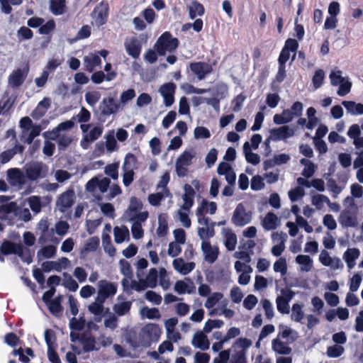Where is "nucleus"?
Segmentation results:
<instances>
[{
  "label": "nucleus",
  "instance_id": "f257e3e1",
  "mask_svg": "<svg viewBox=\"0 0 363 363\" xmlns=\"http://www.w3.org/2000/svg\"><path fill=\"white\" fill-rule=\"evenodd\" d=\"M179 45V40L177 38H173L169 32L166 31L159 37L154 48L160 56H164L166 52H172L175 51Z\"/></svg>",
  "mask_w": 363,
  "mask_h": 363
},
{
  "label": "nucleus",
  "instance_id": "f03ea898",
  "mask_svg": "<svg viewBox=\"0 0 363 363\" xmlns=\"http://www.w3.org/2000/svg\"><path fill=\"white\" fill-rule=\"evenodd\" d=\"M23 169L26 178L32 182L43 179L48 174V165L38 161L26 164Z\"/></svg>",
  "mask_w": 363,
  "mask_h": 363
},
{
  "label": "nucleus",
  "instance_id": "7ed1b4c3",
  "mask_svg": "<svg viewBox=\"0 0 363 363\" xmlns=\"http://www.w3.org/2000/svg\"><path fill=\"white\" fill-rule=\"evenodd\" d=\"M108 14V3L106 1H101L94 8L91 17L94 20L95 25L99 28L107 23Z\"/></svg>",
  "mask_w": 363,
  "mask_h": 363
},
{
  "label": "nucleus",
  "instance_id": "20e7f679",
  "mask_svg": "<svg viewBox=\"0 0 363 363\" xmlns=\"http://www.w3.org/2000/svg\"><path fill=\"white\" fill-rule=\"evenodd\" d=\"M232 223L238 227L244 226L252 220V213L250 211H246L245 208L242 203H239L233 214Z\"/></svg>",
  "mask_w": 363,
  "mask_h": 363
},
{
  "label": "nucleus",
  "instance_id": "39448f33",
  "mask_svg": "<svg viewBox=\"0 0 363 363\" xmlns=\"http://www.w3.org/2000/svg\"><path fill=\"white\" fill-rule=\"evenodd\" d=\"M98 299L105 301L108 298L113 296L118 289L116 283L110 282L106 280H101L99 282Z\"/></svg>",
  "mask_w": 363,
  "mask_h": 363
},
{
  "label": "nucleus",
  "instance_id": "423d86ee",
  "mask_svg": "<svg viewBox=\"0 0 363 363\" xmlns=\"http://www.w3.org/2000/svg\"><path fill=\"white\" fill-rule=\"evenodd\" d=\"M75 194L73 189H68L61 194L57 200V206L61 212H65L74 203Z\"/></svg>",
  "mask_w": 363,
  "mask_h": 363
},
{
  "label": "nucleus",
  "instance_id": "0eeeda50",
  "mask_svg": "<svg viewBox=\"0 0 363 363\" xmlns=\"http://www.w3.org/2000/svg\"><path fill=\"white\" fill-rule=\"evenodd\" d=\"M176 85L172 82H167L162 84L159 89L160 94L164 99V104L166 106H171L174 102V93Z\"/></svg>",
  "mask_w": 363,
  "mask_h": 363
},
{
  "label": "nucleus",
  "instance_id": "6e6552de",
  "mask_svg": "<svg viewBox=\"0 0 363 363\" xmlns=\"http://www.w3.org/2000/svg\"><path fill=\"white\" fill-rule=\"evenodd\" d=\"M189 67L199 80L203 79L206 75L211 73L213 71L212 66L205 62H191L189 65Z\"/></svg>",
  "mask_w": 363,
  "mask_h": 363
},
{
  "label": "nucleus",
  "instance_id": "1a4fd4ad",
  "mask_svg": "<svg viewBox=\"0 0 363 363\" xmlns=\"http://www.w3.org/2000/svg\"><path fill=\"white\" fill-rule=\"evenodd\" d=\"M28 73V67L24 69L18 68L12 72V73L9 76L8 82L9 85L12 88H18L21 86Z\"/></svg>",
  "mask_w": 363,
  "mask_h": 363
},
{
  "label": "nucleus",
  "instance_id": "9d476101",
  "mask_svg": "<svg viewBox=\"0 0 363 363\" xmlns=\"http://www.w3.org/2000/svg\"><path fill=\"white\" fill-rule=\"evenodd\" d=\"M270 139L273 141L286 140L294 135V131L287 125L274 128L269 130Z\"/></svg>",
  "mask_w": 363,
  "mask_h": 363
},
{
  "label": "nucleus",
  "instance_id": "9b49d317",
  "mask_svg": "<svg viewBox=\"0 0 363 363\" xmlns=\"http://www.w3.org/2000/svg\"><path fill=\"white\" fill-rule=\"evenodd\" d=\"M20 243L4 240L0 245V262H5V256L16 255Z\"/></svg>",
  "mask_w": 363,
  "mask_h": 363
},
{
  "label": "nucleus",
  "instance_id": "f8f14e48",
  "mask_svg": "<svg viewBox=\"0 0 363 363\" xmlns=\"http://www.w3.org/2000/svg\"><path fill=\"white\" fill-rule=\"evenodd\" d=\"M99 109L101 111V116H109L118 111V105L112 97L104 98L100 104Z\"/></svg>",
  "mask_w": 363,
  "mask_h": 363
},
{
  "label": "nucleus",
  "instance_id": "ddd939ff",
  "mask_svg": "<svg viewBox=\"0 0 363 363\" xmlns=\"http://www.w3.org/2000/svg\"><path fill=\"white\" fill-rule=\"evenodd\" d=\"M201 250L204 254V259L207 262L213 264L218 259L219 254L218 248L217 247H213L210 242L203 241Z\"/></svg>",
  "mask_w": 363,
  "mask_h": 363
},
{
  "label": "nucleus",
  "instance_id": "4468645a",
  "mask_svg": "<svg viewBox=\"0 0 363 363\" xmlns=\"http://www.w3.org/2000/svg\"><path fill=\"white\" fill-rule=\"evenodd\" d=\"M184 194L182 196L184 203L182 206V208L189 211L194 206L196 192L193 187L189 184H184Z\"/></svg>",
  "mask_w": 363,
  "mask_h": 363
},
{
  "label": "nucleus",
  "instance_id": "2eb2a0df",
  "mask_svg": "<svg viewBox=\"0 0 363 363\" xmlns=\"http://www.w3.org/2000/svg\"><path fill=\"white\" fill-rule=\"evenodd\" d=\"M8 177L12 185L23 186L26 183V176L20 169L12 168L7 171Z\"/></svg>",
  "mask_w": 363,
  "mask_h": 363
},
{
  "label": "nucleus",
  "instance_id": "dca6fc26",
  "mask_svg": "<svg viewBox=\"0 0 363 363\" xmlns=\"http://www.w3.org/2000/svg\"><path fill=\"white\" fill-rule=\"evenodd\" d=\"M125 48L128 55L138 59L141 53L142 45L136 38H132L129 42L125 43Z\"/></svg>",
  "mask_w": 363,
  "mask_h": 363
},
{
  "label": "nucleus",
  "instance_id": "f3484780",
  "mask_svg": "<svg viewBox=\"0 0 363 363\" xmlns=\"http://www.w3.org/2000/svg\"><path fill=\"white\" fill-rule=\"evenodd\" d=\"M338 220L345 228L357 225V218L349 209H345L340 213Z\"/></svg>",
  "mask_w": 363,
  "mask_h": 363
},
{
  "label": "nucleus",
  "instance_id": "a211bd4d",
  "mask_svg": "<svg viewBox=\"0 0 363 363\" xmlns=\"http://www.w3.org/2000/svg\"><path fill=\"white\" fill-rule=\"evenodd\" d=\"M286 235L281 233H274L272 234V239L274 240H280V242L277 245H275L272 248V254L274 256L279 257L280 256L285 249V241H286Z\"/></svg>",
  "mask_w": 363,
  "mask_h": 363
},
{
  "label": "nucleus",
  "instance_id": "6ab92c4d",
  "mask_svg": "<svg viewBox=\"0 0 363 363\" xmlns=\"http://www.w3.org/2000/svg\"><path fill=\"white\" fill-rule=\"evenodd\" d=\"M191 343L194 347L201 350H206L210 346L209 340L205 333L200 330L194 334Z\"/></svg>",
  "mask_w": 363,
  "mask_h": 363
},
{
  "label": "nucleus",
  "instance_id": "aec40b11",
  "mask_svg": "<svg viewBox=\"0 0 363 363\" xmlns=\"http://www.w3.org/2000/svg\"><path fill=\"white\" fill-rule=\"evenodd\" d=\"M50 11L55 16L65 13L67 6L65 0H50Z\"/></svg>",
  "mask_w": 363,
  "mask_h": 363
},
{
  "label": "nucleus",
  "instance_id": "412c9836",
  "mask_svg": "<svg viewBox=\"0 0 363 363\" xmlns=\"http://www.w3.org/2000/svg\"><path fill=\"white\" fill-rule=\"evenodd\" d=\"M101 60L97 55H91L90 56H85L84 58V69L88 72H92L95 67L100 65Z\"/></svg>",
  "mask_w": 363,
  "mask_h": 363
},
{
  "label": "nucleus",
  "instance_id": "4be33fe9",
  "mask_svg": "<svg viewBox=\"0 0 363 363\" xmlns=\"http://www.w3.org/2000/svg\"><path fill=\"white\" fill-rule=\"evenodd\" d=\"M80 342L82 345L84 351L86 352L96 350V340L91 335L82 334L80 336Z\"/></svg>",
  "mask_w": 363,
  "mask_h": 363
},
{
  "label": "nucleus",
  "instance_id": "5701e85b",
  "mask_svg": "<svg viewBox=\"0 0 363 363\" xmlns=\"http://www.w3.org/2000/svg\"><path fill=\"white\" fill-rule=\"evenodd\" d=\"M278 217L272 212L266 214L263 221L262 226L266 230H274L278 226Z\"/></svg>",
  "mask_w": 363,
  "mask_h": 363
},
{
  "label": "nucleus",
  "instance_id": "b1692460",
  "mask_svg": "<svg viewBox=\"0 0 363 363\" xmlns=\"http://www.w3.org/2000/svg\"><path fill=\"white\" fill-rule=\"evenodd\" d=\"M16 255L21 258L22 262L30 264L33 261L34 251L27 247L25 248L23 245L20 243Z\"/></svg>",
  "mask_w": 363,
  "mask_h": 363
},
{
  "label": "nucleus",
  "instance_id": "393cba45",
  "mask_svg": "<svg viewBox=\"0 0 363 363\" xmlns=\"http://www.w3.org/2000/svg\"><path fill=\"white\" fill-rule=\"evenodd\" d=\"M272 350L279 354L288 355L291 352V348L286 345V344L281 341L278 338H275L272 341Z\"/></svg>",
  "mask_w": 363,
  "mask_h": 363
},
{
  "label": "nucleus",
  "instance_id": "a878e982",
  "mask_svg": "<svg viewBox=\"0 0 363 363\" xmlns=\"http://www.w3.org/2000/svg\"><path fill=\"white\" fill-rule=\"evenodd\" d=\"M342 104L346 108L347 112L352 115H361L363 114V104L360 103H356L352 101H343Z\"/></svg>",
  "mask_w": 363,
  "mask_h": 363
},
{
  "label": "nucleus",
  "instance_id": "bb28decb",
  "mask_svg": "<svg viewBox=\"0 0 363 363\" xmlns=\"http://www.w3.org/2000/svg\"><path fill=\"white\" fill-rule=\"evenodd\" d=\"M103 133V128L101 126H95L93 128L89 133L84 135L83 140L81 142V145L84 148H86V146L84 145V142L91 143L97 140Z\"/></svg>",
  "mask_w": 363,
  "mask_h": 363
},
{
  "label": "nucleus",
  "instance_id": "cd10ccee",
  "mask_svg": "<svg viewBox=\"0 0 363 363\" xmlns=\"http://www.w3.org/2000/svg\"><path fill=\"white\" fill-rule=\"evenodd\" d=\"M217 210V205L215 202H208L203 199L200 206L197 208L196 214H204L205 212H209L210 214H214Z\"/></svg>",
  "mask_w": 363,
  "mask_h": 363
},
{
  "label": "nucleus",
  "instance_id": "c85d7f7f",
  "mask_svg": "<svg viewBox=\"0 0 363 363\" xmlns=\"http://www.w3.org/2000/svg\"><path fill=\"white\" fill-rule=\"evenodd\" d=\"M132 306L130 301H123L113 305V309L115 313L118 316H123L129 313Z\"/></svg>",
  "mask_w": 363,
  "mask_h": 363
},
{
  "label": "nucleus",
  "instance_id": "c756f323",
  "mask_svg": "<svg viewBox=\"0 0 363 363\" xmlns=\"http://www.w3.org/2000/svg\"><path fill=\"white\" fill-rule=\"evenodd\" d=\"M189 17L194 19L196 16H203L205 12L203 6L197 1H193L191 6L189 7Z\"/></svg>",
  "mask_w": 363,
  "mask_h": 363
},
{
  "label": "nucleus",
  "instance_id": "7c9ffc66",
  "mask_svg": "<svg viewBox=\"0 0 363 363\" xmlns=\"http://www.w3.org/2000/svg\"><path fill=\"white\" fill-rule=\"evenodd\" d=\"M303 304L294 303L291 308V318L293 320L297 323H301V320L304 318V312L303 311Z\"/></svg>",
  "mask_w": 363,
  "mask_h": 363
},
{
  "label": "nucleus",
  "instance_id": "2f4dec72",
  "mask_svg": "<svg viewBox=\"0 0 363 363\" xmlns=\"http://www.w3.org/2000/svg\"><path fill=\"white\" fill-rule=\"evenodd\" d=\"M143 208V203L141 200L136 196H132L130 199V204L126 211L128 216L134 213L139 212Z\"/></svg>",
  "mask_w": 363,
  "mask_h": 363
},
{
  "label": "nucleus",
  "instance_id": "473e14b6",
  "mask_svg": "<svg viewBox=\"0 0 363 363\" xmlns=\"http://www.w3.org/2000/svg\"><path fill=\"white\" fill-rule=\"evenodd\" d=\"M105 301H102L101 299H98V297L96 298V301L91 303L88 306L89 311L94 314L95 316H101L104 312V303Z\"/></svg>",
  "mask_w": 363,
  "mask_h": 363
},
{
  "label": "nucleus",
  "instance_id": "72a5a7b5",
  "mask_svg": "<svg viewBox=\"0 0 363 363\" xmlns=\"http://www.w3.org/2000/svg\"><path fill=\"white\" fill-rule=\"evenodd\" d=\"M23 0H0L1 10L5 14H10L12 12L13 6H19Z\"/></svg>",
  "mask_w": 363,
  "mask_h": 363
},
{
  "label": "nucleus",
  "instance_id": "f704fd0d",
  "mask_svg": "<svg viewBox=\"0 0 363 363\" xmlns=\"http://www.w3.org/2000/svg\"><path fill=\"white\" fill-rule=\"evenodd\" d=\"M99 238L97 236L90 238L85 242L82 252H94L99 246Z\"/></svg>",
  "mask_w": 363,
  "mask_h": 363
},
{
  "label": "nucleus",
  "instance_id": "c9c22d12",
  "mask_svg": "<svg viewBox=\"0 0 363 363\" xmlns=\"http://www.w3.org/2000/svg\"><path fill=\"white\" fill-rule=\"evenodd\" d=\"M214 225H215L214 223H211V225L209 227L198 228V235H199V238L201 240H203V241H205L206 240H208L214 235V234H215Z\"/></svg>",
  "mask_w": 363,
  "mask_h": 363
},
{
  "label": "nucleus",
  "instance_id": "e433bc0d",
  "mask_svg": "<svg viewBox=\"0 0 363 363\" xmlns=\"http://www.w3.org/2000/svg\"><path fill=\"white\" fill-rule=\"evenodd\" d=\"M4 342L13 349H16V347L21 345V340L15 333L10 332L4 335Z\"/></svg>",
  "mask_w": 363,
  "mask_h": 363
},
{
  "label": "nucleus",
  "instance_id": "4c0bfd02",
  "mask_svg": "<svg viewBox=\"0 0 363 363\" xmlns=\"http://www.w3.org/2000/svg\"><path fill=\"white\" fill-rule=\"evenodd\" d=\"M113 231L114 240L116 243L123 242L129 236V231L126 227H124V228L115 227Z\"/></svg>",
  "mask_w": 363,
  "mask_h": 363
},
{
  "label": "nucleus",
  "instance_id": "58836bf2",
  "mask_svg": "<svg viewBox=\"0 0 363 363\" xmlns=\"http://www.w3.org/2000/svg\"><path fill=\"white\" fill-rule=\"evenodd\" d=\"M102 244L104 251L108 252L109 255L113 256L116 252V248L112 245L111 236L108 234H103Z\"/></svg>",
  "mask_w": 363,
  "mask_h": 363
},
{
  "label": "nucleus",
  "instance_id": "ea45409f",
  "mask_svg": "<svg viewBox=\"0 0 363 363\" xmlns=\"http://www.w3.org/2000/svg\"><path fill=\"white\" fill-rule=\"evenodd\" d=\"M18 209V206L14 201L0 205V213H3L4 214L13 213L14 216H17Z\"/></svg>",
  "mask_w": 363,
  "mask_h": 363
},
{
  "label": "nucleus",
  "instance_id": "a19ab883",
  "mask_svg": "<svg viewBox=\"0 0 363 363\" xmlns=\"http://www.w3.org/2000/svg\"><path fill=\"white\" fill-rule=\"evenodd\" d=\"M47 306L50 313L53 315L57 318H60L61 316L63 311V307L61 303L52 300L47 304Z\"/></svg>",
  "mask_w": 363,
  "mask_h": 363
},
{
  "label": "nucleus",
  "instance_id": "79ce46f5",
  "mask_svg": "<svg viewBox=\"0 0 363 363\" xmlns=\"http://www.w3.org/2000/svg\"><path fill=\"white\" fill-rule=\"evenodd\" d=\"M296 262L303 265L305 267L303 268V270L306 272L311 270L313 267V261L308 255H299L296 257Z\"/></svg>",
  "mask_w": 363,
  "mask_h": 363
},
{
  "label": "nucleus",
  "instance_id": "37998d69",
  "mask_svg": "<svg viewBox=\"0 0 363 363\" xmlns=\"http://www.w3.org/2000/svg\"><path fill=\"white\" fill-rule=\"evenodd\" d=\"M28 203L30 209L38 213L41 211L42 204L40 197L38 196H31L28 199Z\"/></svg>",
  "mask_w": 363,
  "mask_h": 363
},
{
  "label": "nucleus",
  "instance_id": "c03bdc74",
  "mask_svg": "<svg viewBox=\"0 0 363 363\" xmlns=\"http://www.w3.org/2000/svg\"><path fill=\"white\" fill-rule=\"evenodd\" d=\"M301 162L306 166L302 172V175L306 178L311 177L315 172L314 164L313 162L306 159H302Z\"/></svg>",
  "mask_w": 363,
  "mask_h": 363
},
{
  "label": "nucleus",
  "instance_id": "a18cd8bd",
  "mask_svg": "<svg viewBox=\"0 0 363 363\" xmlns=\"http://www.w3.org/2000/svg\"><path fill=\"white\" fill-rule=\"evenodd\" d=\"M42 269L45 272H50L52 270L61 272V263L56 261H45L42 264Z\"/></svg>",
  "mask_w": 363,
  "mask_h": 363
},
{
  "label": "nucleus",
  "instance_id": "49530a36",
  "mask_svg": "<svg viewBox=\"0 0 363 363\" xmlns=\"http://www.w3.org/2000/svg\"><path fill=\"white\" fill-rule=\"evenodd\" d=\"M223 321L221 320H208L203 327V332L209 333L213 328H220L223 326Z\"/></svg>",
  "mask_w": 363,
  "mask_h": 363
},
{
  "label": "nucleus",
  "instance_id": "de8ad7c7",
  "mask_svg": "<svg viewBox=\"0 0 363 363\" xmlns=\"http://www.w3.org/2000/svg\"><path fill=\"white\" fill-rule=\"evenodd\" d=\"M344 351L345 350L342 346L335 345L327 348L326 354L329 357L336 358L340 357Z\"/></svg>",
  "mask_w": 363,
  "mask_h": 363
},
{
  "label": "nucleus",
  "instance_id": "09e8293b",
  "mask_svg": "<svg viewBox=\"0 0 363 363\" xmlns=\"http://www.w3.org/2000/svg\"><path fill=\"white\" fill-rule=\"evenodd\" d=\"M168 233V223L167 220L164 218L159 216V225L157 229V235L160 238L164 237Z\"/></svg>",
  "mask_w": 363,
  "mask_h": 363
},
{
  "label": "nucleus",
  "instance_id": "8fccbe9b",
  "mask_svg": "<svg viewBox=\"0 0 363 363\" xmlns=\"http://www.w3.org/2000/svg\"><path fill=\"white\" fill-rule=\"evenodd\" d=\"M17 35L20 41L30 40L33 37V32L26 26H21L17 31Z\"/></svg>",
  "mask_w": 363,
  "mask_h": 363
},
{
  "label": "nucleus",
  "instance_id": "3c124183",
  "mask_svg": "<svg viewBox=\"0 0 363 363\" xmlns=\"http://www.w3.org/2000/svg\"><path fill=\"white\" fill-rule=\"evenodd\" d=\"M274 270L276 272H280L281 275H285L287 272V264L284 257H280L274 264Z\"/></svg>",
  "mask_w": 363,
  "mask_h": 363
},
{
  "label": "nucleus",
  "instance_id": "603ef678",
  "mask_svg": "<svg viewBox=\"0 0 363 363\" xmlns=\"http://www.w3.org/2000/svg\"><path fill=\"white\" fill-rule=\"evenodd\" d=\"M55 22L53 19L48 21L45 24H42L39 29L38 32L42 35H48L55 28Z\"/></svg>",
  "mask_w": 363,
  "mask_h": 363
},
{
  "label": "nucleus",
  "instance_id": "864d4df0",
  "mask_svg": "<svg viewBox=\"0 0 363 363\" xmlns=\"http://www.w3.org/2000/svg\"><path fill=\"white\" fill-rule=\"evenodd\" d=\"M64 276L65 279L63 282V286L71 291H76L79 288L77 282L73 279L70 275L66 273L64 274Z\"/></svg>",
  "mask_w": 363,
  "mask_h": 363
},
{
  "label": "nucleus",
  "instance_id": "5fc2aeb1",
  "mask_svg": "<svg viewBox=\"0 0 363 363\" xmlns=\"http://www.w3.org/2000/svg\"><path fill=\"white\" fill-rule=\"evenodd\" d=\"M121 266V272L127 278L131 279L133 277V270L130 263L124 259H121L119 261Z\"/></svg>",
  "mask_w": 363,
  "mask_h": 363
},
{
  "label": "nucleus",
  "instance_id": "6e6d98bb",
  "mask_svg": "<svg viewBox=\"0 0 363 363\" xmlns=\"http://www.w3.org/2000/svg\"><path fill=\"white\" fill-rule=\"evenodd\" d=\"M118 163L109 164L105 167V174L111 177L113 180L118 177Z\"/></svg>",
  "mask_w": 363,
  "mask_h": 363
},
{
  "label": "nucleus",
  "instance_id": "4d7b16f0",
  "mask_svg": "<svg viewBox=\"0 0 363 363\" xmlns=\"http://www.w3.org/2000/svg\"><path fill=\"white\" fill-rule=\"evenodd\" d=\"M324 78L325 73L323 69H318L315 72L312 79L313 85L315 89H318L322 86Z\"/></svg>",
  "mask_w": 363,
  "mask_h": 363
},
{
  "label": "nucleus",
  "instance_id": "13d9d810",
  "mask_svg": "<svg viewBox=\"0 0 363 363\" xmlns=\"http://www.w3.org/2000/svg\"><path fill=\"white\" fill-rule=\"evenodd\" d=\"M277 307L279 312L283 314L289 313V305L287 300L281 296H278L277 298Z\"/></svg>",
  "mask_w": 363,
  "mask_h": 363
},
{
  "label": "nucleus",
  "instance_id": "bf43d9fd",
  "mask_svg": "<svg viewBox=\"0 0 363 363\" xmlns=\"http://www.w3.org/2000/svg\"><path fill=\"white\" fill-rule=\"evenodd\" d=\"M237 244V237L233 233H228L225 236V245L228 250L233 251L235 250Z\"/></svg>",
  "mask_w": 363,
  "mask_h": 363
},
{
  "label": "nucleus",
  "instance_id": "052dcab7",
  "mask_svg": "<svg viewBox=\"0 0 363 363\" xmlns=\"http://www.w3.org/2000/svg\"><path fill=\"white\" fill-rule=\"evenodd\" d=\"M223 295L220 292L212 294L206 300L205 306L207 308H213L222 298Z\"/></svg>",
  "mask_w": 363,
  "mask_h": 363
},
{
  "label": "nucleus",
  "instance_id": "680f3d73",
  "mask_svg": "<svg viewBox=\"0 0 363 363\" xmlns=\"http://www.w3.org/2000/svg\"><path fill=\"white\" fill-rule=\"evenodd\" d=\"M323 203H329L328 196L323 194H317L312 197V204L318 209H321L323 206Z\"/></svg>",
  "mask_w": 363,
  "mask_h": 363
},
{
  "label": "nucleus",
  "instance_id": "e2e57ef3",
  "mask_svg": "<svg viewBox=\"0 0 363 363\" xmlns=\"http://www.w3.org/2000/svg\"><path fill=\"white\" fill-rule=\"evenodd\" d=\"M38 228L41 230L42 235L38 240L40 243H44L47 241L46 236L48 234L49 225L47 220H41L38 223Z\"/></svg>",
  "mask_w": 363,
  "mask_h": 363
},
{
  "label": "nucleus",
  "instance_id": "0e129e2a",
  "mask_svg": "<svg viewBox=\"0 0 363 363\" xmlns=\"http://www.w3.org/2000/svg\"><path fill=\"white\" fill-rule=\"evenodd\" d=\"M137 284L138 281L135 280H132L130 283L127 278H123L121 280V285L123 286V289L128 295L132 294L131 289H135L136 291Z\"/></svg>",
  "mask_w": 363,
  "mask_h": 363
},
{
  "label": "nucleus",
  "instance_id": "69168bd1",
  "mask_svg": "<svg viewBox=\"0 0 363 363\" xmlns=\"http://www.w3.org/2000/svg\"><path fill=\"white\" fill-rule=\"evenodd\" d=\"M245 99L246 96L242 93L237 95L232 101L233 111L234 112L239 111L241 109L242 104Z\"/></svg>",
  "mask_w": 363,
  "mask_h": 363
},
{
  "label": "nucleus",
  "instance_id": "338daca9",
  "mask_svg": "<svg viewBox=\"0 0 363 363\" xmlns=\"http://www.w3.org/2000/svg\"><path fill=\"white\" fill-rule=\"evenodd\" d=\"M56 253V248L53 245H47L43 247L40 251L38 252V256L40 255H43L45 258H51Z\"/></svg>",
  "mask_w": 363,
  "mask_h": 363
},
{
  "label": "nucleus",
  "instance_id": "774afa93",
  "mask_svg": "<svg viewBox=\"0 0 363 363\" xmlns=\"http://www.w3.org/2000/svg\"><path fill=\"white\" fill-rule=\"evenodd\" d=\"M100 97L101 95L98 91H89L85 94L86 103L91 106H94L99 101Z\"/></svg>",
  "mask_w": 363,
  "mask_h": 363
}]
</instances>
